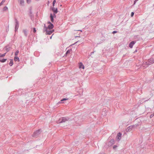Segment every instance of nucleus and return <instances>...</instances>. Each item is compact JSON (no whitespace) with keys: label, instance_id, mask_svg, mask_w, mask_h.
Instances as JSON below:
<instances>
[{"label":"nucleus","instance_id":"f3484780","mask_svg":"<svg viewBox=\"0 0 154 154\" xmlns=\"http://www.w3.org/2000/svg\"><path fill=\"white\" fill-rule=\"evenodd\" d=\"M71 51V50H68L66 53V54H69Z\"/></svg>","mask_w":154,"mask_h":154},{"label":"nucleus","instance_id":"423d86ee","mask_svg":"<svg viewBox=\"0 0 154 154\" xmlns=\"http://www.w3.org/2000/svg\"><path fill=\"white\" fill-rule=\"evenodd\" d=\"M62 120L63 121V122H64L66 121H68L69 120V118H66V117H62Z\"/></svg>","mask_w":154,"mask_h":154},{"label":"nucleus","instance_id":"b1692460","mask_svg":"<svg viewBox=\"0 0 154 154\" xmlns=\"http://www.w3.org/2000/svg\"><path fill=\"white\" fill-rule=\"evenodd\" d=\"M33 32H34V33L35 32H36V30H35V28H33Z\"/></svg>","mask_w":154,"mask_h":154},{"label":"nucleus","instance_id":"4be33fe9","mask_svg":"<svg viewBox=\"0 0 154 154\" xmlns=\"http://www.w3.org/2000/svg\"><path fill=\"white\" fill-rule=\"evenodd\" d=\"M5 0H3L0 3V5H2L5 1Z\"/></svg>","mask_w":154,"mask_h":154},{"label":"nucleus","instance_id":"6ab92c4d","mask_svg":"<svg viewBox=\"0 0 154 154\" xmlns=\"http://www.w3.org/2000/svg\"><path fill=\"white\" fill-rule=\"evenodd\" d=\"M56 2V0H54L53 1V6L54 7V5L55 3Z\"/></svg>","mask_w":154,"mask_h":154},{"label":"nucleus","instance_id":"20e7f679","mask_svg":"<svg viewBox=\"0 0 154 154\" xmlns=\"http://www.w3.org/2000/svg\"><path fill=\"white\" fill-rule=\"evenodd\" d=\"M19 23L17 21H16V24H15V30L16 31L17 30L18 27H19Z\"/></svg>","mask_w":154,"mask_h":154},{"label":"nucleus","instance_id":"7ed1b4c3","mask_svg":"<svg viewBox=\"0 0 154 154\" xmlns=\"http://www.w3.org/2000/svg\"><path fill=\"white\" fill-rule=\"evenodd\" d=\"M54 32V30H48L47 29L46 30V34L48 35H50L52 34L53 32Z\"/></svg>","mask_w":154,"mask_h":154},{"label":"nucleus","instance_id":"0eeeda50","mask_svg":"<svg viewBox=\"0 0 154 154\" xmlns=\"http://www.w3.org/2000/svg\"><path fill=\"white\" fill-rule=\"evenodd\" d=\"M122 134L120 133H119L118 134L117 136V139L118 140H119L121 137Z\"/></svg>","mask_w":154,"mask_h":154},{"label":"nucleus","instance_id":"a211bd4d","mask_svg":"<svg viewBox=\"0 0 154 154\" xmlns=\"http://www.w3.org/2000/svg\"><path fill=\"white\" fill-rule=\"evenodd\" d=\"M19 53V51H17L15 53V56H17L18 54Z\"/></svg>","mask_w":154,"mask_h":154},{"label":"nucleus","instance_id":"c85d7f7f","mask_svg":"<svg viewBox=\"0 0 154 154\" xmlns=\"http://www.w3.org/2000/svg\"><path fill=\"white\" fill-rule=\"evenodd\" d=\"M53 35H53H52L51 36V37H50V39H51L52 37V36Z\"/></svg>","mask_w":154,"mask_h":154},{"label":"nucleus","instance_id":"9b49d317","mask_svg":"<svg viewBox=\"0 0 154 154\" xmlns=\"http://www.w3.org/2000/svg\"><path fill=\"white\" fill-rule=\"evenodd\" d=\"M50 17L51 20V21L52 22H54L53 17L52 15L51 14H50Z\"/></svg>","mask_w":154,"mask_h":154},{"label":"nucleus","instance_id":"1a4fd4ad","mask_svg":"<svg viewBox=\"0 0 154 154\" xmlns=\"http://www.w3.org/2000/svg\"><path fill=\"white\" fill-rule=\"evenodd\" d=\"M18 1L21 5H23L24 3V0H18Z\"/></svg>","mask_w":154,"mask_h":154},{"label":"nucleus","instance_id":"dca6fc26","mask_svg":"<svg viewBox=\"0 0 154 154\" xmlns=\"http://www.w3.org/2000/svg\"><path fill=\"white\" fill-rule=\"evenodd\" d=\"M68 100V99H66V98H63V99H62V100H60L61 102H60L59 103H62L61 102V101H64V100Z\"/></svg>","mask_w":154,"mask_h":154},{"label":"nucleus","instance_id":"393cba45","mask_svg":"<svg viewBox=\"0 0 154 154\" xmlns=\"http://www.w3.org/2000/svg\"><path fill=\"white\" fill-rule=\"evenodd\" d=\"M134 14V13L133 12H132L131 13V17H132L133 16Z\"/></svg>","mask_w":154,"mask_h":154},{"label":"nucleus","instance_id":"f8f14e48","mask_svg":"<svg viewBox=\"0 0 154 154\" xmlns=\"http://www.w3.org/2000/svg\"><path fill=\"white\" fill-rule=\"evenodd\" d=\"M62 118H61L57 121V122L58 123H62Z\"/></svg>","mask_w":154,"mask_h":154},{"label":"nucleus","instance_id":"9d476101","mask_svg":"<svg viewBox=\"0 0 154 154\" xmlns=\"http://www.w3.org/2000/svg\"><path fill=\"white\" fill-rule=\"evenodd\" d=\"M14 60L15 61H19V58L18 57H16V56H15V57Z\"/></svg>","mask_w":154,"mask_h":154},{"label":"nucleus","instance_id":"6e6552de","mask_svg":"<svg viewBox=\"0 0 154 154\" xmlns=\"http://www.w3.org/2000/svg\"><path fill=\"white\" fill-rule=\"evenodd\" d=\"M135 44V42L134 41L131 42L129 44V47L130 48H132L133 47V46Z\"/></svg>","mask_w":154,"mask_h":154},{"label":"nucleus","instance_id":"ddd939ff","mask_svg":"<svg viewBox=\"0 0 154 154\" xmlns=\"http://www.w3.org/2000/svg\"><path fill=\"white\" fill-rule=\"evenodd\" d=\"M149 62L150 63H154V60L152 59H151L149 60Z\"/></svg>","mask_w":154,"mask_h":154},{"label":"nucleus","instance_id":"bb28decb","mask_svg":"<svg viewBox=\"0 0 154 154\" xmlns=\"http://www.w3.org/2000/svg\"><path fill=\"white\" fill-rule=\"evenodd\" d=\"M117 32L116 31H114L112 32V33L114 34L117 33Z\"/></svg>","mask_w":154,"mask_h":154},{"label":"nucleus","instance_id":"4468645a","mask_svg":"<svg viewBox=\"0 0 154 154\" xmlns=\"http://www.w3.org/2000/svg\"><path fill=\"white\" fill-rule=\"evenodd\" d=\"M6 60H7V59H2V60L0 59V62H2V63L5 62Z\"/></svg>","mask_w":154,"mask_h":154},{"label":"nucleus","instance_id":"f03ea898","mask_svg":"<svg viewBox=\"0 0 154 154\" xmlns=\"http://www.w3.org/2000/svg\"><path fill=\"white\" fill-rule=\"evenodd\" d=\"M79 69H84L85 68L84 65L81 62H80L79 63Z\"/></svg>","mask_w":154,"mask_h":154},{"label":"nucleus","instance_id":"5701e85b","mask_svg":"<svg viewBox=\"0 0 154 154\" xmlns=\"http://www.w3.org/2000/svg\"><path fill=\"white\" fill-rule=\"evenodd\" d=\"M31 2V0H26V2L28 3H30Z\"/></svg>","mask_w":154,"mask_h":154},{"label":"nucleus","instance_id":"2eb2a0df","mask_svg":"<svg viewBox=\"0 0 154 154\" xmlns=\"http://www.w3.org/2000/svg\"><path fill=\"white\" fill-rule=\"evenodd\" d=\"M13 64V61L12 60H11L10 62L9 63V65L11 66H12Z\"/></svg>","mask_w":154,"mask_h":154},{"label":"nucleus","instance_id":"cd10ccee","mask_svg":"<svg viewBox=\"0 0 154 154\" xmlns=\"http://www.w3.org/2000/svg\"><path fill=\"white\" fill-rule=\"evenodd\" d=\"M138 0H135V1H134V4H135L136 3V2L137 1H138Z\"/></svg>","mask_w":154,"mask_h":154},{"label":"nucleus","instance_id":"412c9836","mask_svg":"<svg viewBox=\"0 0 154 154\" xmlns=\"http://www.w3.org/2000/svg\"><path fill=\"white\" fill-rule=\"evenodd\" d=\"M8 9V8L6 6H5V7L4 8H3V10L4 11H6Z\"/></svg>","mask_w":154,"mask_h":154},{"label":"nucleus","instance_id":"aec40b11","mask_svg":"<svg viewBox=\"0 0 154 154\" xmlns=\"http://www.w3.org/2000/svg\"><path fill=\"white\" fill-rule=\"evenodd\" d=\"M5 54H6V53H4L2 54H0V57H3L5 56Z\"/></svg>","mask_w":154,"mask_h":154},{"label":"nucleus","instance_id":"39448f33","mask_svg":"<svg viewBox=\"0 0 154 154\" xmlns=\"http://www.w3.org/2000/svg\"><path fill=\"white\" fill-rule=\"evenodd\" d=\"M52 11L54 12L55 14L57 13V8H52Z\"/></svg>","mask_w":154,"mask_h":154},{"label":"nucleus","instance_id":"f257e3e1","mask_svg":"<svg viewBox=\"0 0 154 154\" xmlns=\"http://www.w3.org/2000/svg\"><path fill=\"white\" fill-rule=\"evenodd\" d=\"M48 23L49 24L48 26V28L50 29H52L54 27L53 25L49 22H48Z\"/></svg>","mask_w":154,"mask_h":154},{"label":"nucleus","instance_id":"a878e982","mask_svg":"<svg viewBox=\"0 0 154 154\" xmlns=\"http://www.w3.org/2000/svg\"><path fill=\"white\" fill-rule=\"evenodd\" d=\"M154 116V113H153V114L151 115L150 116V118H151L152 117Z\"/></svg>","mask_w":154,"mask_h":154}]
</instances>
